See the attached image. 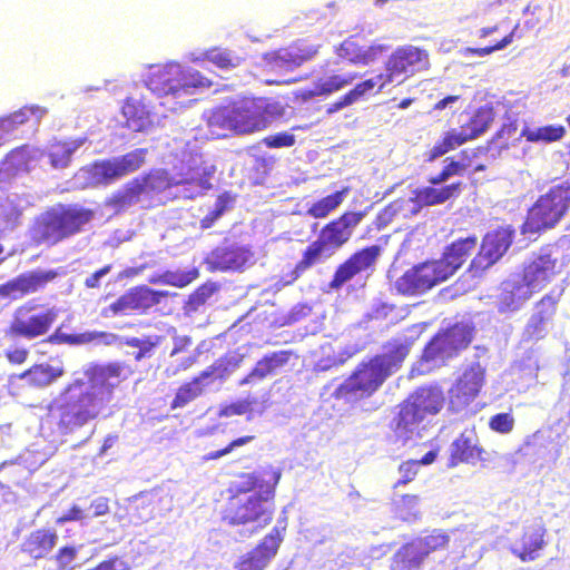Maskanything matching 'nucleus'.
<instances>
[{
  "label": "nucleus",
  "instance_id": "1",
  "mask_svg": "<svg viewBox=\"0 0 570 570\" xmlns=\"http://www.w3.org/2000/svg\"><path fill=\"white\" fill-rule=\"evenodd\" d=\"M125 379L120 363L90 364L66 389L59 406L58 426L71 433L100 415L114 399V390Z\"/></svg>",
  "mask_w": 570,
  "mask_h": 570
},
{
  "label": "nucleus",
  "instance_id": "2",
  "mask_svg": "<svg viewBox=\"0 0 570 570\" xmlns=\"http://www.w3.org/2000/svg\"><path fill=\"white\" fill-rule=\"evenodd\" d=\"M412 345L413 340L409 336L395 337L385 346L383 354L374 356L367 363H362L335 390V396L354 401L372 395L392 373L400 368Z\"/></svg>",
  "mask_w": 570,
  "mask_h": 570
},
{
  "label": "nucleus",
  "instance_id": "3",
  "mask_svg": "<svg viewBox=\"0 0 570 570\" xmlns=\"http://www.w3.org/2000/svg\"><path fill=\"white\" fill-rule=\"evenodd\" d=\"M476 238L466 237L449 245L442 258L415 265L395 282L397 292L420 295L451 277L475 249Z\"/></svg>",
  "mask_w": 570,
  "mask_h": 570
},
{
  "label": "nucleus",
  "instance_id": "4",
  "mask_svg": "<svg viewBox=\"0 0 570 570\" xmlns=\"http://www.w3.org/2000/svg\"><path fill=\"white\" fill-rule=\"evenodd\" d=\"M208 139H224L237 134H252L267 127L265 108L255 99H242L212 111Z\"/></svg>",
  "mask_w": 570,
  "mask_h": 570
},
{
  "label": "nucleus",
  "instance_id": "5",
  "mask_svg": "<svg viewBox=\"0 0 570 570\" xmlns=\"http://www.w3.org/2000/svg\"><path fill=\"white\" fill-rule=\"evenodd\" d=\"M273 487H267L262 493H236L224 511L223 520L230 525H243V537H249L265 527L272 519L268 500L274 497L275 485L281 479V472L272 473Z\"/></svg>",
  "mask_w": 570,
  "mask_h": 570
},
{
  "label": "nucleus",
  "instance_id": "6",
  "mask_svg": "<svg viewBox=\"0 0 570 570\" xmlns=\"http://www.w3.org/2000/svg\"><path fill=\"white\" fill-rule=\"evenodd\" d=\"M444 396L436 386L417 389L402 403L397 415L391 422L396 442L406 445L419 435V424L428 414H436L443 406Z\"/></svg>",
  "mask_w": 570,
  "mask_h": 570
},
{
  "label": "nucleus",
  "instance_id": "7",
  "mask_svg": "<svg viewBox=\"0 0 570 570\" xmlns=\"http://www.w3.org/2000/svg\"><path fill=\"white\" fill-rule=\"evenodd\" d=\"M92 217L94 213L82 207H53L36 219L31 232L32 238L37 243L56 245L80 233Z\"/></svg>",
  "mask_w": 570,
  "mask_h": 570
},
{
  "label": "nucleus",
  "instance_id": "8",
  "mask_svg": "<svg viewBox=\"0 0 570 570\" xmlns=\"http://www.w3.org/2000/svg\"><path fill=\"white\" fill-rule=\"evenodd\" d=\"M472 340V328L469 324L456 323L444 332L436 334L425 346L415 370L426 374L440 367L446 360L458 355Z\"/></svg>",
  "mask_w": 570,
  "mask_h": 570
},
{
  "label": "nucleus",
  "instance_id": "9",
  "mask_svg": "<svg viewBox=\"0 0 570 570\" xmlns=\"http://www.w3.org/2000/svg\"><path fill=\"white\" fill-rule=\"evenodd\" d=\"M570 205V183L562 181L552 186L529 209L522 232L539 233L554 227Z\"/></svg>",
  "mask_w": 570,
  "mask_h": 570
},
{
  "label": "nucleus",
  "instance_id": "10",
  "mask_svg": "<svg viewBox=\"0 0 570 570\" xmlns=\"http://www.w3.org/2000/svg\"><path fill=\"white\" fill-rule=\"evenodd\" d=\"M146 154L147 149L140 148L120 157L96 163L88 169H81L78 179L89 178V185H108L139 169Z\"/></svg>",
  "mask_w": 570,
  "mask_h": 570
},
{
  "label": "nucleus",
  "instance_id": "11",
  "mask_svg": "<svg viewBox=\"0 0 570 570\" xmlns=\"http://www.w3.org/2000/svg\"><path fill=\"white\" fill-rule=\"evenodd\" d=\"M430 66L429 52L413 45L397 47L385 62L386 73H380L376 78L381 81L380 89L391 83L396 77L402 75L413 76L414 73L426 70Z\"/></svg>",
  "mask_w": 570,
  "mask_h": 570
},
{
  "label": "nucleus",
  "instance_id": "12",
  "mask_svg": "<svg viewBox=\"0 0 570 570\" xmlns=\"http://www.w3.org/2000/svg\"><path fill=\"white\" fill-rule=\"evenodd\" d=\"M461 191V184H451L441 188L422 187L413 191V196L407 199H397L391 203L385 209L384 215L392 217L397 214L416 215L423 207L440 205L450 198L459 195Z\"/></svg>",
  "mask_w": 570,
  "mask_h": 570
},
{
  "label": "nucleus",
  "instance_id": "13",
  "mask_svg": "<svg viewBox=\"0 0 570 570\" xmlns=\"http://www.w3.org/2000/svg\"><path fill=\"white\" fill-rule=\"evenodd\" d=\"M560 269L558 249L544 247L529 256L524 263L521 278L534 293L552 282Z\"/></svg>",
  "mask_w": 570,
  "mask_h": 570
},
{
  "label": "nucleus",
  "instance_id": "14",
  "mask_svg": "<svg viewBox=\"0 0 570 570\" xmlns=\"http://www.w3.org/2000/svg\"><path fill=\"white\" fill-rule=\"evenodd\" d=\"M254 264V253L247 245L223 243L205 258L209 272H243Z\"/></svg>",
  "mask_w": 570,
  "mask_h": 570
},
{
  "label": "nucleus",
  "instance_id": "15",
  "mask_svg": "<svg viewBox=\"0 0 570 570\" xmlns=\"http://www.w3.org/2000/svg\"><path fill=\"white\" fill-rule=\"evenodd\" d=\"M389 50L390 46L370 42L364 35L355 33L340 45L337 55L354 66H368L379 61Z\"/></svg>",
  "mask_w": 570,
  "mask_h": 570
},
{
  "label": "nucleus",
  "instance_id": "16",
  "mask_svg": "<svg viewBox=\"0 0 570 570\" xmlns=\"http://www.w3.org/2000/svg\"><path fill=\"white\" fill-rule=\"evenodd\" d=\"M558 296L552 293L544 295L533 307L521 341L523 343H535L544 338L553 327V318L557 311Z\"/></svg>",
  "mask_w": 570,
  "mask_h": 570
},
{
  "label": "nucleus",
  "instance_id": "17",
  "mask_svg": "<svg viewBox=\"0 0 570 570\" xmlns=\"http://www.w3.org/2000/svg\"><path fill=\"white\" fill-rule=\"evenodd\" d=\"M381 253L382 248L379 245L367 246L354 253L348 259L337 266L328 284L330 288L337 291L357 274L373 269Z\"/></svg>",
  "mask_w": 570,
  "mask_h": 570
},
{
  "label": "nucleus",
  "instance_id": "18",
  "mask_svg": "<svg viewBox=\"0 0 570 570\" xmlns=\"http://www.w3.org/2000/svg\"><path fill=\"white\" fill-rule=\"evenodd\" d=\"M48 109L39 105H24L13 112L0 117V140L22 139L19 135L23 126L37 130L40 120L47 115Z\"/></svg>",
  "mask_w": 570,
  "mask_h": 570
},
{
  "label": "nucleus",
  "instance_id": "19",
  "mask_svg": "<svg viewBox=\"0 0 570 570\" xmlns=\"http://www.w3.org/2000/svg\"><path fill=\"white\" fill-rule=\"evenodd\" d=\"M484 370L479 363L470 365L449 392L450 407L461 411L479 394L483 384Z\"/></svg>",
  "mask_w": 570,
  "mask_h": 570
},
{
  "label": "nucleus",
  "instance_id": "20",
  "mask_svg": "<svg viewBox=\"0 0 570 570\" xmlns=\"http://www.w3.org/2000/svg\"><path fill=\"white\" fill-rule=\"evenodd\" d=\"M317 52L318 47L296 41L285 48L266 52L263 59L271 69L293 70L313 59Z\"/></svg>",
  "mask_w": 570,
  "mask_h": 570
},
{
  "label": "nucleus",
  "instance_id": "21",
  "mask_svg": "<svg viewBox=\"0 0 570 570\" xmlns=\"http://www.w3.org/2000/svg\"><path fill=\"white\" fill-rule=\"evenodd\" d=\"M513 237L514 229L510 226L487 233L472 266L485 269L495 264L510 248Z\"/></svg>",
  "mask_w": 570,
  "mask_h": 570
},
{
  "label": "nucleus",
  "instance_id": "22",
  "mask_svg": "<svg viewBox=\"0 0 570 570\" xmlns=\"http://www.w3.org/2000/svg\"><path fill=\"white\" fill-rule=\"evenodd\" d=\"M285 529L286 525H275L254 550L242 557L236 564L237 570H264L276 556Z\"/></svg>",
  "mask_w": 570,
  "mask_h": 570
},
{
  "label": "nucleus",
  "instance_id": "23",
  "mask_svg": "<svg viewBox=\"0 0 570 570\" xmlns=\"http://www.w3.org/2000/svg\"><path fill=\"white\" fill-rule=\"evenodd\" d=\"M56 317L57 314L52 309L30 315L19 311L14 315L7 334L11 338L33 340L46 334Z\"/></svg>",
  "mask_w": 570,
  "mask_h": 570
},
{
  "label": "nucleus",
  "instance_id": "24",
  "mask_svg": "<svg viewBox=\"0 0 570 570\" xmlns=\"http://www.w3.org/2000/svg\"><path fill=\"white\" fill-rule=\"evenodd\" d=\"M161 175L160 173H154L142 178L131 180L125 188L115 193L108 204L116 210H124L136 205L142 194L165 188L161 181Z\"/></svg>",
  "mask_w": 570,
  "mask_h": 570
},
{
  "label": "nucleus",
  "instance_id": "25",
  "mask_svg": "<svg viewBox=\"0 0 570 570\" xmlns=\"http://www.w3.org/2000/svg\"><path fill=\"white\" fill-rule=\"evenodd\" d=\"M167 296V292L155 291L146 285L136 286L127 291L109 309L114 315H125L131 311H146L157 304Z\"/></svg>",
  "mask_w": 570,
  "mask_h": 570
},
{
  "label": "nucleus",
  "instance_id": "26",
  "mask_svg": "<svg viewBox=\"0 0 570 570\" xmlns=\"http://www.w3.org/2000/svg\"><path fill=\"white\" fill-rule=\"evenodd\" d=\"M363 217V213H345L338 219L323 227L318 238L335 253L351 238L354 228L362 222Z\"/></svg>",
  "mask_w": 570,
  "mask_h": 570
},
{
  "label": "nucleus",
  "instance_id": "27",
  "mask_svg": "<svg viewBox=\"0 0 570 570\" xmlns=\"http://www.w3.org/2000/svg\"><path fill=\"white\" fill-rule=\"evenodd\" d=\"M55 271H33L21 274L18 277L0 285V296L4 298L17 299L24 294L33 293L45 286L48 282L55 279Z\"/></svg>",
  "mask_w": 570,
  "mask_h": 570
},
{
  "label": "nucleus",
  "instance_id": "28",
  "mask_svg": "<svg viewBox=\"0 0 570 570\" xmlns=\"http://www.w3.org/2000/svg\"><path fill=\"white\" fill-rule=\"evenodd\" d=\"M204 163L203 155L196 150L183 151V158L175 157L173 161L174 174L169 176L167 170L159 171L165 188L173 185L186 184L195 181L198 178L199 170Z\"/></svg>",
  "mask_w": 570,
  "mask_h": 570
},
{
  "label": "nucleus",
  "instance_id": "29",
  "mask_svg": "<svg viewBox=\"0 0 570 570\" xmlns=\"http://www.w3.org/2000/svg\"><path fill=\"white\" fill-rule=\"evenodd\" d=\"M533 294L532 289L521 278V275H511L501 284L497 307L500 313L517 312Z\"/></svg>",
  "mask_w": 570,
  "mask_h": 570
},
{
  "label": "nucleus",
  "instance_id": "30",
  "mask_svg": "<svg viewBox=\"0 0 570 570\" xmlns=\"http://www.w3.org/2000/svg\"><path fill=\"white\" fill-rule=\"evenodd\" d=\"M544 533L546 529L541 522H534L525 527L521 538L512 543V553L522 561L537 559L546 544L543 540Z\"/></svg>",
  "mask_w": 570,
  "mask_h": 570
},
{
  "label": "nucleus",
  "instance_id": "31",
  "mask_svg": "<svg viewBox=\"0 0 570 570\" xmlns=\"http://www.w3.org/2000/svg\"><path fill=\"white\" fill-rule=\"evenodd\" d=\"M450 466L460 462L475 464L476 461H487L485 451L478 445L474 430H465L450 446Z\"/></svg>",
  "mask_w": 570,
  "mask_h": 570
},
{
  "label": "nucleus",
  "instance_id": "32",
  "mask_svg": "<svg viewBox=\"0 0 570 570\" xmlns=\"http://www.w3.org/2000/svg\"><path fill=\"white\" fill-rule=\"evenodd\" d=\"M180 65L166 63L158 66L148 73L146 85L159 96L179 92Z\"/></svg>",
  "mask_w": 570,
  "mask_h": 570
},
{
  "label": "nucleus",
  "instance_id": "33",
  "mask_svg": "<svg viewBox=\"0 0 570 570\" xmlns=\"http://www.w3.org/2000/svg\"><path fill=\"white\" fill-rule=\"evenodd\" d=\"M91 558L90 551L85 543L70 541L60 546L51 557L57 570H75L83 566Z\"/></svg>",
  "mask_w": 570,
  "mask_h": 570
},
{
  "label": "nucleus",
  "instance_id": "34",
  "mask_svg": "<svg viewBox=\"0 0 570 570\" xmlns=\"http://www.w3.org/2000/svg\"><path fill=\"white\" fill-rule=\"evenodd\" d=\"M58 543V534L53 529L32 531L22 542L21 551L32 559L46 558Z\"/></svg>",
  "mask_w": 570,
  "mask_h": 570
},
{
  "label": "nucleus",
  "instance_id": "35",
  "mask_svg": "<svg viewBox=\"0 0 570 570\" xmlns=\"http://www.w3.org/2000/svg\"><path fill=\"white\" fill-rule=\"evenodd\" d=\"M121 111L126 126L132 131H144L153 126L150 107L144 98H126Z\"/></svg>",
  "mask_w": 570,
  "mask_h": 570
},
{
  "label": "nucleus",
  "instance_id": "36",
  "mask_svg": "<svg viewBox=\"0 0 570 570\" xmlns=\"http://www.w3.org/2000/svg\"><path fill=\"white\" fill-rule=\"evenodd\" d=\"M493 120L491 110L484 107L478 108L468 122L460 127L455 136L445 138L444 142H451L453 138L455 142H466L468 140L476 139L483 134Z\"/></svg>",
  "mask_w": 570,
  "mask_h": 570
},
{
  "label": "nucleus",
  "instance_id": "37",
  "mask_svg": "<svg viewBox=\"0 0 570 570\" xmlns=\"http://www.w3.org/2000/svg\"><path fill=\"white\" fill-rule=\"evenodd\" d=\"M51 343H66L70 345L82 344H97V345H112L118 341V336L114 333L87 331L80 334H67L59 330L56 331L50 337Z\"/></svg>",
  "mask_w": 570,
  "mask_h": 570
},
{
  "label": "nucleus",
  "instance_id": "38",
  "mask_svg": "<svg viewBox=\"0 0 570 570\" xmlns=\"http://www.w3.org/2000/svg\"><path fill=\"white\" fill-rule=\"evenodd\" d=\"M289 352L277 351L265 355L259 360L252 372L240 381V385L250 384L275 374L276 370L289 361Z\"/></svg>",
  "mask_w": 570,
  "mask_h": 570
},
{
  "label": "nucleus",
  "instance_id": "39",
  "mask_svg": "<svg viewBox=\"0 0 570 570\" xmlns=\"http://www.w3.org/2000/svg\"><path fill=\"white\" fill-rule=\"evenodd\" d=\"M332 255H334V252L317 237L316 240L306 247L302 259L295 266L294 271L292 272V277L286 282V284L293 283L301 276L302 273L323 262L324 259L330 258Z\"/></svg>",
  "mask_w": 570,
  "mask_h": 570
},
{
  "label": "nucleus",
  "instance_id": "40",
  "mask_svg": "<svg viewBox=\"0 0 570 570\" xmlns=\"http://www.w3.org/2000/svg\"><path fill=\"white\" fill-rule=\"evenodd\" d=\"M63 372L62 365L38 364L17 377L29 386L42 389L57 381Z\"/></svg>",
  "mask_w": 570,
  "mask_h": 570
},
{
  "label": "nucleus",
  "instance_id": "41",
  "mask_svg": "<svg viewBox=\"0 0 570 570\" xmlns=\"http://www.w3.org/2000/svg\"><path fill=\"white\" fill-rule=\"evenodd\" d=\"M415 541L402 547L394 556L392 570H420L428 557Z\"/></svg>",
  "mask_w": 570,
  "mask_h": 570
},
{
  "label": "nucleus",
  "instance_id": "42",
  "mask_svg": "<svg viewBox=\"0 0 570 570\" xmlns=\"http://www.w3.org/2000/svg\"><path fill=\"white\" fill-rule=\"evenodd\" d=\"M446 165L442 171L429 179L432 185H441L453 176L462 175L466 168L473 165V160L468 150L462 151L458 158H446Z\"/></svg>",
  "mask_w": 570,
  "mask_h": 570
},
{
  "label": "nucleus",
  "instance_id": "43",
  "mask_svg": "<svg viewBox=\"0 0 570 570\" xmlns=\"http://www.w3.org/2000/svg\"><path fill=\"white\" fill-rule=\"evenodd\" d=\"M198 277V271L190 268L188 271H166L161 274L153 275L149 278L150 284L170 285L175 287H185Z\"/></svg>",
  "mask_w": 570,
  "mask_h": 570
},
{
  "label": "nucleus",
  "instance_id": "44",
  "mask_svg": "<svg viewBox=\"0 0 570 570\" xmlns=\"http://www.w3.org/2000/svg\"><path fill=\"white\" fill-rule=\"evenodd\" d=\"M348 193L350 188L344 187L341 190L320 199L311 206L308 214L315 218H323L327 216L343 203Z\"/></svg>",
  "mask_w": 570,
  "mask_h": 570
},
{
  "label": "nucleus",
  "instance_id": "45",
  "mask_svg": "<svg viewBox=\"0 0 570 570\" xmlns=\"http://www.w3.org/2000/svg\"><path fill=\"white\" fill-rule=\"evenodd\" d=\"M356 73H346V75H332L326 78H320L314 83V94L315 95H330L334 91H338L342 88L351 85L355 79Z\"/></svg>",
  "mask_w": 570,
  "mask_h": 570
},
{
  "label": "nucleus",
  "instance_id": "46",
  "mask_svg": "<svg viewBox=\"0 0 570 570\" xmlns=\"http://www.w3.org/2000/svg\"><path fill=\"white\" fill-rule=\"evenodd\" d=\"M396 515L406 522H414L420 518V500L416 495L405 494L394 501Z\"/></svg>",
  "mask_w": 570,
  "mask_h": 570
},
{
  "label": "nucleus",
  "instance_id": "47",
  "mask_svg": "<svg viewBox=\"0 0 570 570\" xmlns=\"http://www.w3.org/2000/svg\"><path fill=\"white\" fill-rule=\"evenodd\" d=\"M160 343L159 336H148L144 338L131 337L126 340V345L138 348L134 354L136 361H140L153 355L154 348Z\"/></svg>",
  "mask_w": 570,
  "mask_h": 570
},
{
  "label": "nucleus",
  "instance_id": "48",
  "mask_svg": "<svg viewBox=\"0 0 570 570\" xmlns=\"http://www.w3.org/2000/svg\"><path fill=\"white\" fill-rule=\"evenodd\" d=\"M179 91H186L190 88L209 87L212 81L194 69H184L180 67Z\"/></svg>",
  "mask_w": 570,
  "mask_h": 570
},
{
  "label": "nucleus",
  "instance_id": "49",
  "mask_svg": "<svg viewBox=\"0 0 570 570\" xmlns=\"http://www.w3.org/2000/svg\"><path fill=\"white\" fill-rule=\"evenodd\" d=\"M27 146L22 145L14 150H12L2 163V167L0 171H20L28 170V161L26 159L27 155Z\"/></svg>",
  "mask_w": 570,
  "mask_h": 570
},
{
  "label": "nucleus",
  "instance_id": "50",
  "mask_svg": "<svg viewBox=\"0 0 570 570\" xmlns=\"http://www.w3.org/2000/svg\"><path fill=\"white\" fill-rule=\"evenodd\" d=\"M202 386H199V382H189L183 386H180L176 393L175 399L173 400L171 407H183L193 400H195L198 395L202 394Z\"/></svg>",
  "mask_w": 570,
  "mask_h": 570
},
{
  "label": "nucleus",
  "instance_id": "51",
  "mask_svg": "<svg viewBox=\"0 0 570 570\" xmlns=\"http://www.w3.org/2000/svg\"><path fill=\"white\" fill-rule=\"evenodd\" d=\"M217 291L214 283H207L198 287L191 295H189L186 308L188 312H196L207 299Z\"/></svg>",
  "mask_w": 570,
  "mask_h": 570
},
{
  "label": "nucleus",
  "instance_id": "52",
  "mask_svg": "<svg viewBox=\"0 0 570 570\" xmlns=\"http://www.w3.org/2000/svg\"><path fill=\"white\" fill-rule=\"evenodd\" d=\"M564 127L563 126H544L535 131H528L527 132V139L529 141L533 140H544L548 142L559 140L564 135Z\"/></svg>",
  "mask_w": 570,
  "mask_h": 570
},
{
  "label": "nucleus",
  "instance_id": "53",
  "mask_svg": "<svg viewBox=\"0 0 570 570\" xmlns=\"http://www.w3.org/2000/svg\"><path fill=\"white\" fill-rule=\"evenodd\" d=\"M417 544L423 548V552L425 556H429L430 552L444 548L449 542V537L441 531H433L431 534L415 540Z\"/></svg>",
  "mask_w": 570,
  "mask_h": 570
},
{
  "label": "nucleus",
  "instance_id": "54",
  "mask_svg": "<svg viewBox=\"0 0 570 570\" xmlns=\"http://www.w3.org/2000/svg\"><path fill=\"white\" fill-rule=\"evenodd\" d=\"M264 480L255 474H247L236 484L237 493H262L265 495L266 488Z\"/></svg>",
  "mask_w": 570,
  "mask_h": 570
},
{
  "label": "nucleus",
  "instance_id": "55",
  "mask_svg": "<svg viewBox=\"0 0 570 570\" xmlns=\"http://www.w3.org/2000/svg\"><path fill=\"white\" fill-rule=\"evenodd\" d=\"M489 426L498 433L507 434L513 430L514 419L511 413H498L490 419Z\"/></svg>",
  "mask_w": 570,
  "mask_h": 570
},
{
  "label": "nucleus",
  "instance_id": "56",
  "mask_svg": "<svg viewBox=\"0 0 570 570\" xmlns=\"http://www.w3.org/2000/svg\"><path fill=\"white\" fill-rule=\"evenodd\" d=\"M234 202V198L229 194L220 195L216 203L214 210L203 219V225L209 227L215 220H217Z\"/></svg>",
  "mask_w": 570,
  "mask_h": 570
},
{
  "label": "nucleus",
  "instance_id": "57",
  "mask_svg": "<svg viewBox=\"0 0 570 570\" xmlns=\"http://www.w3.org/2000/svg\"><path fill=\"white\" fill-rule=\"evenodd\" d=\"M517 29V26L513 28L512 31H510L508 35H505L500 41L495 42L492 46L483 47V48H466V52L472 56L478 57H484L488 56L497 50H501L509 46L513 41L514 31Z\"/></svg>",
  "mask_w": 570,
  "mask_h": 570
},
{
  "label": "nucleus",
  "instance_id": "58",
  "mask_svg": "<svg viewBox=\"0 0 570 570\" xmlns=\"http://www.w3.org/2000/svg\"><path fill=\"white\" fill-rule=\"evenodd\" d=\"M57 148V150H51L48 155L50 159V164L55 168H63L67 167L70 160V157L73 153V149L65 148L66 145H52Z\"/></svg>",
  "mask_w": 570,
  "mask_h": 570
},
{
  "label": "nucleus",
  "instance_id": "59",
  "mask_svg": "<svg viewBox=\"0 0 570 570\" xmlns=\"http://www.w3.org/2000/svg\"><path fill=\"white\" fill-rule=\"evenodd\" d=\"M252 440H253V436L238 438V439L232 441L226 448L218 450V451H212V452L207 453L206 455H204V460L209 461V460L220 459L222 456L230 453L234 449L245 445L248 442H250Z\"/></svg>",
  "mask_w": 570,
  "mask_h": 570
},
{
  "label": "nucleus",
  "instance_id": "60",
  "mask_svg": "<svg viewBox=\"0 0 570 570\" xmlns=\"http://www.w3.org/2000/svg\"><path fill=\"white\" fill-rule=\"evenodd\" d=\"M377 82L381 83V81L376 77L358 82L352 90H350L351 96H353L355 101H357L361 98H363L366 94L373 91Z\"/></svg>",
  "mask_w": 570,
  "mask_h": 570
},
{
  "label": "nucleus",
  "instance_id": "61",
  "mask_svg": "<svg viewBox=\"0 0 570 570\" xmlns=\"http://www.w3.org/2000/svg\"><path fill=\"white\" fill-rule=\"evenodd\" d=\"M88 519L97 518L100 515H105L109 512L108 499L105 497L96 498L86 510Z\"/></svg>",
  "mask_w": 570,
  "mask_h": 570
},
{
  "label": "nucleus",
  "instance_id": "62",
  "mask_svg": "<svg viewBox=\"0 0 570 570\" xmlns=\"http://www.w3.org/2000/svg\"><path fill=\"white\" fill-rule=\"evenodd\" d=\"M420 468L419 461H409L400 465L401 479L396 482V487L400 484H405L413 480L416 475L417 470Z\"/></svg>",
  "mask_w": 570,
  "mask_h": 570
},
{
  "label": "nucleus",
  "instance_id": "63",
  "mask_svg": "<svg viewBox=\"0 0 570 570\" xmlns=\"http://www.w3.org/2000/svg\"><path fill=\"white\" fill-rule=\"evenodd\" d=\"M226 371V367L223 363H215L205 371H203L199 376H197L194 382H199V386L203 385V383L210 379V377H219L222 379L224 376V372Z\"/></svg>",
  "mask_w": 570,
  "mask_h": 570
},
{
  "label": "nucleus",
  "instance_id": "64",
  "mask_svg": "<svg viewBox=\"0 0 570 570\" xmlns=\"http://www.w3.org/2000/svg\"><path fill=\"white\" fill-rule=\"evenodd\" d=\"M88 513L86 510L81 509L78 505H73L63 515L57 519L58 524H63L69 521H83L88 519Z\"/></svg>",
  "mask_w": 570,
  "mask_h": 570
}]
</instances>
